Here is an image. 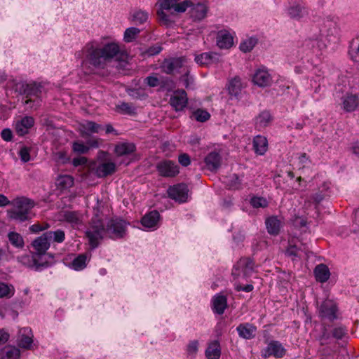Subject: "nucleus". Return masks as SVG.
I'll return each mask as SVG.
<instances>
[{
    "mask_svg": "<svg viewBox=\"0 0 359 359\" xmlns=\"http://www.w3.org/2000/svg\"><path fill=\"white\" fill-rule=\"evenodd\" d=\"M145 82L150 87H156L159 85V80L156 76H149L145 78Z\"/></svg>",
    "mask_w": 359,
    "mask_h": 359,
    "instance_id": "4d7b16f0",
    "label": "nucleus"
},
{
    "mask_svg": "<svg viewBox=\"0 0 359 359\" xmlns=\"http://www.w3.org/2000/svg\"><path fill=\"white\" fill-rule=\"evenodd\" d=\"M9 339V334L3 330H0V345L5 344Z\"/></svg>",
    "mask_w": 359,
    "mask_h": 359,
    "instance_id": "0e129e2a",
    "label": "nucleus"
},
{
    "mask_svg": "<svg viewBox=\"0 0 359 359\" xmlns=\"http://www.w3.org/2000/svg\"><path fill=\"white\" fill-rule=\"evenodd\" d=\"M306 14V11L304 6L300 4H296L289 8V15L294 19H300Z\"/></svg>",
    "mask_w": 359,
    "mask_h": 359,
    "instance_id": "58836bf2",
    "label": "nucleus"
},
{
    "mask_svg": "<svg viewBox=\"0 0 359 359\" xmlns=\"http://www.w3.org/2000/svg\"><path fill=\"white\" fill-rule=\"evenodd\" d=\"M117 109L119 112L123 114H134L135 109L129 103L122 102L121 104L117 106Z\"/></svg>",
    "mask_w": 359,
    "mask_h": 359,
    "instance_id": "49530a36",
    "label": "nucleus"
},
{
    "mask_svg": "<svg viewBox=\"0 0 359 359\" xmlns=\"http://www.w3.org/2000/svg\"><path fill=\"white\" fill-rule=\"evenodd\" d=\"M87 265V256L85 254H81L77 256L72 262V267L76 271L83 269Z\"/></svg>",
    "mask_w": 359,
    "mask_h": 359,
    "instance_id": "a19ab883",
    "label": "nucleus"
},
{
    "mask_svg": "<svg viewBox=\"0 0 359 359\" xmlns=\"http://www.w3.org/2000/svg\"><path fill=\"white\" fill-rule=\"evenodd\" d=\"M157 14L159 17V19L163 21L165 25H169L172 22V20L170 18V16L166 14V13L164 11V10H162L161 8L160 11L157 12Z\"/></svg>",
    "mask_w": 359,
    "mask_h": 359,
    "instance_id": "6e6d98bb",
    "label": "nucleus"
},
{
    "mask_svg": "<svg viewBox=\"0 0 359 359\" xmlns=\"http://www.w3.org/2000/svg\"><path fill=\"white\" fill-rule=\"evenodd\" d=\"M178 161H179V163L182 165V166H187L190 164L191 163V161H190V157L188 154H180L179 156V158H178Z\"/></svg>",
    "mask_w": 359,
    "mask_h": 359,
    "instance_id": "bf43d9fd",
    "label": "nucleus"
},
{
    "mask_svg": "<svg viewBox=\"0 0 359 359\" xmlns=\"http://www.w3.org/2000/svg\"><path fill=\"white\" fill-rule=\"evenodd\" d=\"M72 149L74 152L79 154H86L89 151V147L82 142H74L72 145Z\"/></svg>",
    "mask_w": 359,
    "mask_h": 359,
    "instance_id": "8fccbe9b",
    "label": "nucleus"
},
{
    "mask_svg": "<svg viewBox=\"0 0 359 359\" xmlns=\"http://www.w3.org/2000/svg\"><path fill=\"white\" fill-rule=\"evenodd\" d=\"M1 137L5 141H11L13 137L12 131L10 129L6 128L1 131Z\"/></svg>",
    "mask_w": 359,
    "mask_h": 359,
    "instance_id": "680f3d73",
    "label": "nucleus"
},
{
    "mask_svg": "<svg viewBox=\"0 0 359 359\" xmlns=\"http://www.w3.org/2000/svg\"><path fill=\"white\" fill-rule=\"evenodd\" d=\"M306 248L305 246L302 248L297 243L292 244L290 243V245L286 250L285 254L292 258V260H294L296 257H300L302 256V253L306 252Z\"/></svg>",
    "mask_w": 359,
    "mask_h": 359,
    "instance_id": "473e14b6",
    "label": "nucleus"
},
{
    "mask_svg": "<svg viewBox=\"0 0 359 359\" xmlns=\"http://www.w3.org/2000/svg\"><path fill=\"white\" fill-rule=\"evenodd\" d=\"M257 40L256 38L250 37L244 41H243L240 45V49L241 51L244 53L250 52L252 50L255 46L257 44Z\"/></svg>",
    "mask_w": 359,
    "mask_h": 359,
    "instance_id": "c03bdc74",
    "label": "nucleus"
},
{
    "mask_svg": "<svg viewBox=\"0 0 359 359\" xmlns=\"http://www.w3.org/2000/svg\"><path fill=\"white\" fill-rule=\"evenodd\" d=\"M46 234L50 233V235L47 236L50 240V241H53L56 243H62L64 241L65 238V234L64 231L62 230H57L55 231H49L46 232Z\"/></svg>",
    "mask_w": 359,
    "mask_h": 359,
    "instance_id": "37998d69",
    "label": "nucleus"
},
{
    "mask_svg": "<svg viewBox=\"0 0 359 359\" xmlns=\"http://www.w3.org/2000/svg\"><path fill=\"white\" fill-rule=\"evenodd\" d=\"M267 231L269 234L276 236L279 233L281 222L277 217H270L265 222Z\"/></svg>",
    "mask_w": 359,
    "mask_h": 359,
    "instance_id": "393cba45",
    "label": "nucleus"
},
{
    "mask_svg": "<svg viewBox=\"0 0 359 359\" xmlns=\"http://www.w3.org/2000/svg\"><path fill=\"white\" fill-rule=\"evenodd\" d=\"M19 155L23 162H28L30 160L29 149L23 147L20 150Z\"/></svg>",
    "mask_w": 359,
    "mask_h": 359,
    "instance_id": "5fc2aeb1",
    "label": "nucleus"
},
{
    "mask_svg": "<svg viewBox=\"0 0 359 359\" xmlns=\"http://www.w3.org/2000/svg\"><path fill=\"white\" fill-rule=\"evenodd\" d=\"M236 330L240 337L250 339L255 337L257 328L255 325L250 323H241L240 324Z\"/></svg>",
    "mask_w": 359,
    "mask_h": 359,
    "instance_id": "a211bd4d",
    "label": "nucleus"
},
{
    "mask_svg": "<svg viewBox=\"0 0 359 359\" xmlns=\"http://www.w3.org/2000/svg\"><path fill=\"white\" fill-rule=\"evenodd\" d=\"M4 359H19L20 356V350L12 346H6L1 351Z\"/></svg>",
    "mask_w": 359,
    "mask_h": 359,
    "instance_id": "72a5a7b5",
    "label": "nucleus"
},
{
    "mask_svg": "<svg viewBox=\"0 0 359 359\" xmlns=\"http://www.w3.org/2000/svg\"><path fill=\"white\" fill-rule=\"evenodd\" d=\"M235 288L237 291H245L246 292H249L253 290L254 287L251 284L246 285L245 286H242L241 284H237L236 285Z\"/></svg>",
    "mask_w": 359,
    "mask_h": 359,
    "instance_id": "e2e57ef3",
    "label": "nucleus"
},
{
    "mask_svg": "<svg viewBox=\"0 0 359 359\" xmlns=\"http://www.w3.org/2000/svg\"><path fill=\"white\" fill-rule=\"evenodd\" d=\"M64 219L70 223L73 226H77L81 224L82 217L81 215L76 211H65L63 213Z\"/></svg>",
    "mask_w": 359,
    "mask_h": 359,
    "instance_id": "2f4dec72",
    "label": "nucleus"
},
{
    "mask_svg": "<svg viewBox=\"0 0 359 359\" xmlns=\"http://www.w3.org/2000/svg\"><path fill=\"white\" fill-rule=\"evenodd\" d=\"M11 204L13 208L8 211L9 218L20 222L32 219L34 202L31 200L25 197L16 198Z\"/></svg>",
    "mask_w": 359,
    "mask_h": 359,
    "instance_id": "7ed1b4c3",
    "label": "nucleus"
},
{
    "mask_svg": "<svg viewBox=\"0 0 359 359\" xmlns=\"http://www.w3.org/2000/svg\"><path fill=\"white\" fill-rule=\"evenodd\" d=\"M24 104L27 109H36L40 105L41 100L40 98L32 99V97H26Z\"/></svg>",
    "mask_w": 359,
    "mask_h": 359,
    "instance_id": "3c124183",
    "label": "nucleus"
},
{
    "mask_svg": "<svg viewBox=\"0 0 359 359\" xmlns=\"http://www.w3.org/2000/svg\"><path fill=\"white\" fill-rule=\"evenodd\" d=\"M15 294V287L11 284L0 283V298H11Z\"/></svg>",
    "mask_w": 359,
    "mask_h": 359,
    "instance_id": "ea45409f",
    "label": "nucleus"
},
{
    "mask_svg": "<svg viewBox=\"0 0 359 359\" xmlns=\"http://www.w3.org/2000/svg\"><path fill=\"white\" fill-rule=\"evenodd\" d=\"M193 116L197 121L205 122L210 118V115L205 110L197 109L193 113Z\"/></svg>",
    "mask_w": 359,
    "mask_h": 359,
    "instance_id": "a18cd8bd",
    "label": "nucleus"
},
{
    "mask_svg": "<svg viewBox=\"0 0 359 359\" xmlns=\"http://www.w3.org/2000/svg\"><path fill=\"white\" fill-rule=\"evenodd\" d=\"M116 170V165L112 162L100 164L96 168V174L99 177H104L113 174Z\"/></svg>",
    "mask_w": 359,
    "mask_h": 359,
    "instance_id": "cd10ccee",
    "label": "nucleus"
},
{
    "mask_svg": "<svg viewBox=\"0 0 359 359\" xmlns=\"http://www.w3.org/2000/svg\"><path fill=\"white\" fill-rule=\"evenodd\" d=\"M135 145L133 143L123 142L115 147L114 151L117 156H125L133 153L135 151Z\"/></svg>",
    "mask_w": 359,
    "mask_h": 359,
    "instance_id": "7c9ffc66",
    "label": "nucleus"
},
{
    "mask_svg": "<svg viewBox=\"0 0 359 359\" xmlns=\"http://www.w3.org/2000/svg\"><path fill=\"white\" fill-rule=\"evenodd\" d=\"M140 29L136 27H130L126 29L123 36V40L126 43L134 41L137 36L140 34Z\"/></svg>",
    "mask_w": 359,
    "mask_h": 359,
    "instance_id": "79ce46f5",
    "label": "nucleus"
},
{
    "mask_svg": "<svg viewBox=\"0 0 359 359\" xmlns=\"http://www.w3.org/2000/svg\"><path fill=\"white\" fill-rule=\"evenodd\" d=\"M346 334L345 327H335L332 331V335L337 339H341Z\"/></svg>",
    "mask_w": 359,
    "mask_h": 359,
    "instance_id": "864d4df0",
    "label": "nucleus"
},
{
    "mask_svg": "<svg viewBox=\"0 0 359 359\" xmlns=\"http://www.w3.org/2000/svg\"><path fill=\"white\" fill-rule=\"evenodd\" d=\"M187 95L185 90H180L173 93L169 102L176 111H181L187 106Z\"/></svg>",
    "mask_w": 359,
    "mask_h": 359,
    "instance_id": "9b49d317",
    "label": "nucleus"
},
{
    "mask_svg": "<svg viewBox=\"0 0 359 359\" xmlns=\"http://www.w3.org/2000/svg\"><path fill=\"white\" fill-rule=\"evenodd\" d=\"M162 50V48L161 46H153L149 47L147 51L146 54L149 56H153L158 54Z\"/></svg>",
    "mask_w": 359,
    "mask_h": 359,
    "instance_id": "13d9d810",
    "label": "nucleus"
},
{
    "mask_svg": "<svg viewBox=\"0 0 359 359\" xmlns=\"http://www.w3.org/2000/svg\"><path fill=\"white\" fill-rule=\"evenodd\" d=\"M84 55L83 67L93 66L96 69H104L113 59L118 60L122 55L119 45L116 42H109L102 48L98 47L95 41L88 43L81 52L77 53L78 57Z\"/></svg>",
    "mask_w": 359,
    "mask_h": 359,
    "instance_id": "f03ea898",
    "label": "nucleus"
},
{
    "mask_svg": "<svg viewBox=\"0 0 359 359\" xmlns=\"http://www.w3.org/2000/svg\"><path fill=\"white\" fill-rule=\"evenodd\" d=\"M241 182L238 175H233L232 176V183L230 184V188L233 189H238L241 187Z\"/></svg>",
    "mask_w": 359,
    "mask_h": 359,
    "instance_id": "052dcab7",
    "label": "nucleus"
},
{
    "mask_svg": "<svg viewBox=\"0 0 359 359\" xmlns=\"http://www.w3.org/2000/svg\"><path fill=\"white\" fill-rule=\"evenodd\" d=\"M255 267V263L248 257L240 259L232 269V276L234 279L242 278L247 279L251 276Z\"/></svg>",
    "mask_w": 359,
    "mask_h": 359,
    "instance_id": "20e7f679",
    "label": "nucleus"
},
{
    "mask_svg": "<svg viewBox=\"0 0 359 359\" xmlns=\"http://www.w3.org/2000/svg\"><path fill=\"white\" fill-rule=\"evenodd\" d=\"M48 226L43 227L39 224H34L29 227V229L33 233H39L41 231L44 230Z\"/></svg>",
    "mask_w": 359,
    "mask_h": 359,
    "instance_id": "69168bd1",
    "label": "nucleus"
},
{
    "mask_svg": "<svg viewBox=\"0 0 359 359\" xmlns=\"http://www.w3.org/2000/svg\"><path fill=\"white\" fill-rule=\"evenodd\" d=\"M87 160L85 157L76 158L73 159L72 163L74 166L84 165Z\"/></svg>",
    "mask_w": 359,
    "mask_h": 359,
    "instance_id": "338daca9",
    "label": "nucleus"
},
{
    "mask_svg": "<svg viewBox=\"0 0 359 359\" xmlns=\"http://www.w3.org/2000/svg\"><path fill=\"white\" fill-rule=\"evenodd\" d=\"M34 123V118L31 116H25L15 124V130L17 133L22 136L28 133Z\"/></svg>",
    "mask_w": 359,
    "mask_h": 359,
    "instance_id": "6ab92c4d",
    "label": "nucleus"
},
{
    "mask_svg": "<svg viewBox=\"0 0 359 359\" xmlns=\"http://www.w3.org/2000/svg\"><path fill=\"white\" fill-rule=\"evenodd\" d=\"M198 349V341L197 340L191 341L187 345V353L189 355L194 356Z\"/></svg>",
    "mask_w": 359,
    "mask_h": 359,
    "instance_id": "603ef678",
    "label": "nucleus"
},
{
    "mask_svg": "<svg viewBox=\"0 0 359 359\" xmlns=\"http://www.w3.org/2000/svg\"><path fill=\"white\" fill-rule=\"evenodd\" d=\"M74 183V178L70 175H61L56 180V185L61 190L71 188Z\"/></svg>",
    "mask_w": 359,
    "mask_h": 359,
    "instance_id": "f704fd0d",
    "label": "nucleus"
},
{
    "mask_svg": "<svg viewBox=\"0 0 359 359\" xmlns=\"http://www.w3.org/2000/svg\"><path fill=\"white\" fill-rule=\"evenodd\" d=\"M285 353L286 350L280 341H271L265 348L262 350L261 355L264 358H267L270 356L281 358L285 355Z\"/></svg>",
    "mask_w": 359,
    "mask_h": 359,
    "instance_id": "39448f33",
    "label": "nucleus"
},
{
    "mask_svg": "<svg viewBox=\"0 0 359 359\" xmlns=\"http://www.w3.org/2000/svg\"><path fill=\"white\" fill-rule=\"evenodd\" d=\"M221 355V348L219 342L214 340L209 343L205 351V356L208 359H219Z\"/></svg>",
    "mask_w": 359,
    "mask_h": 359,
    "instance_id": "b1692460",
    "label": "nucleus"
},
{
    "mask_svg": "<svg viewBox=\"0 0 359 359\" xmlns=\"http://www.w3.org/2000/svg\"><path fill=\"white\" fill-rule=\"evenodd\" d=\"M221 160L222 158L219 153L212 151L205 156L204 162L208 170L215 171L220 167Z\"/></svg>",
    "mask_w": 359,
    "mask_h": 359,
    "instance_id": "dca6fc26",
    "label": "nucleus"
},
{
    "mask_svg": "<svg viewBox=\"0 0 359 359\" xmlns=\"http://www.w3.org/2000/svg\"><path fill=\"white\" fill-rule=\"evenodd\" d=\"M250 204L253 208H266L268 206V201L263 197H253L250 200Z\"/></svg>",
    "mask_w": 359,
    "mask_h": 359,
    "instance_id": "de8ad7c7",
    "label": "nucleus"
},
{
    "mask_svg": "<svg viewBox=\"0 0 359 359\" xmlns=\"http://www.w3.org/2000/svg\"><path fill=\"white\" fill-rule=\"evenodd\" d=\"M191 5L192 2L190 0H184L180 3L174 0H162L160 2V8L167 11L173 9L175 13H184Z\"/></svg>",
    "mask_w": 359,
    "mask_h": 359,
    "instance_id": "6e6552de",
    "label": "nucleus"
},
{
    "mask_svg": "<svg viewBox=\"0 0 359 359\" xmlns=\"http://www.w3.org/2000/svg\"><path fill=\"white\" fill-rule=\"evenodd\" d=\"M148 19V14L146 12L139 11L134 13L133 20L138 24H143Z\"/></svg>",
    "mask_w": 359,
    "mask_h": 359,
    "instance_id": "09e8293b",
    "label": "nucleus"
},
{
    "mask_svg": "<svg viewBox=\"0 0 359 359\" xmlns=\"http://www.w3.org/2000/svg\"><path fill=\"white\" fill-rule=\"evenodd\" d=\"M159 175L165 177H173L179 173V167L174 161L165 160L156 165Z\"/></svg>",
    "mask_w": 359,
    "mask_h": 359,
    "instance_id": "423d86ee",
    "label": "nucleus"
},
{
    "mask_svg": "<svg viewBox=\"0 0 359 359\" xmlns=\"http://www.w3.org/2000/svg\"><path fill=\"white\" fill-rule=\"evenodd\" d=\"M217 45L220 48H229L233 45V37L226 30L219 31L217 36Z\"/></svg>",
    "mask_w": 359,
    "mask_h": 359,
    "instance_id": "aec40b11",
    "label": "nucleus"
},
{
    "mask_svg": "<svg viewBox=\"0 0 359 359\" xmlns=\"http://www.w3.org/2000/svg\"><path fill=\"white\" fill-rule=\"evenodd\" d=\"M242 88L243 86L239 77H235L230 81L228 90L229 93L231 96L238 97L241 93Z\"/></svg>",
    "mask_w": 359,
    "mask_h": 359,
    "instance_id": "c9c22d12",
    "label": "nucleus"
},
{
    "mask_svg": "<svg viewBox=\"0 0 359 359\" xmlns=\"http://www.w3.org/2000/svg\"><path fill=\"white\" fill-rule=\"evenodd\" d=\"M252 81L258 86L265 87L271 84L272 79L266 70L258 69L254 74Z\"/></svg>",
    "mask_w": 359,
    "mask_h": 359,
    "instance_id": "f3484780",
    "label": "nucleus"
},
{
    "mask_svg": "<svg viewBox=\"0 0 359 359\" xmlns=\"http://www.w3.org/2000/svg\"><path fill=\"white\" fill-rule=\"evenodd\" d=\"M314 273L316 280L320 283L326 282L330 276L328 267L323 264H318L316 266Z\"/></svg>",
    "mask_w": 359,
    "mask_h": 359,
    "instance_id": "bb28decb",
    "label": "nucleus"
},
{
    "mask_svg": "<svg viewBox=\"0 0 359 359\" xmlns=\"http://www.w3.org/2000/svg\"><path fill=\"white\" fill-rule=\"evenodd\" d=\"M8 238L10 243L15 248L18 249L23 248L25 245L22 236L15 231H11L8 233Z\"/></svg>",
    "mask_w": 359,
    "mask_h": 359,
    "instance_id": "4c0bfd02",
    "label": "nucleus"
},
{
    "mask_svg": "<svg viewBox=\"0 0 359 359\" xmlns=\"http://www.w3.org/2000/svg\"><path fill=\"white\" fill-rule=\"evenodd\" d=\"M48 235H50V233L46 234L45 232L32 242V245L37 255H44L49 248L50 241L47 236Z\"/></svg>",
    "mask_w": 359,
    "mask_h": 359,
    "instance_id": "4468645a",
    "label": "nucleus"
},
{
    "mask_svg": "<svg viewBox=\"0 0 359 359\" xmlns=\"http://www.w3.org/2000/svg\"><path fill=\"white\" fill-rule=\"evenodd\" d=\"M17 87L20 93L25 95L26 97H34L35 98H39L42 88L40 84H37L34 82L19 83Z\"/></svg>",
    "mask_w": 359,
    "mask_h": 359,
    "instance_id": "1a4fd4ad",
    "label": "nucleus"
},
{
    "mask_svg": "<svg viewBox=\"0 0 359 359\" xmlns=\"http://www.w3.org/2000/svg\"><path fill=\"white\" fill-rule=\"evenodd\" d=\"M159 216V213L156 210L151 211L142 217V224L147 228L154 227L157 224Z\"/></svg>",
    "mask_w": 359,
    "mask_h": 359,
    "instance_id": "c756f323",
    "label": "nucleus"
},
{
    "mask_svg": "<svg viewBox=\"0 0 359 359\" xmlns=\"http://www.w3.org/2000/svg\"><path fill=\"white\" fill-rule=\"evenodd\" d=\"M336 311L337 307L335 304L329 299L324 301L320 307V316L331 321L337 318Z\"/></svg>",
    "mask_w": 359,
    "mask_h": 359,
    "instance_id": "f8f14e48",
    "label": "nucleus"
},
{
    "mask_svg": "<svg viewBox=\"0 0 359 359\" xmlns=\"http://www.w3.org/2000/svg\"><path fill=\"white\" fill-rule=\"evenodd\" d=\"M227 306L226 298L223 295H218L213 300V309L215 311L221 315L223 314Z\"/></svg>",
    "mask_w": 359,
    "mask_h": 359,
    "instance_id": "e433bc0d",
    "label": "nucleus"
},
{
    "mask_svg": "<svg viewBox=\"0 0 359 359\" xmlns=\"http://www.w3.org/2000/svg\"><path fill=\"white\" fill-rule=\"evenodd\" d=\"M190 7H191L190 11L191 16L195 20H201L206 16L207 8L204 4H198L194 5L192 4Z\"/></svg>",
    "mask_w": 359,
    "mask_h": 359,
    "instance_id": "c85d7f7f",
    "label": "nucleus"
},
{
    "mask_svg": "<svg viewBox=\"0 0 359 359\" xmlns=\"http://www.w3.org/2000/svg\"><path fill=\"white\" fill-rule=\"evenodd\" d=\"M11 203L6 196L3 194H0V207H4Z\"/></svg>",
    "mask_w": 359,
    "mask_h": 359,
    "instance_id": "774afa93",
    "label": "nucleus"
},
{
    "mask_svg": "<svg viewBox=\"0 0 359 359\" xmlns=\"http://www.w3.org/2000/svg\"><path fill=\"white\" fill-rule=\"evenodd\" d=\"M33 334L29 327H24L20 330L18 338V345L25 349H29L33 343Z\"/></svg>",
    "mask_w": 359,
    "mask_h": 359,
    "instance_id": "ddd939ff",
    "label": "nucleus"
},
{
    "mask_svg": "<svg viewBox=\"0 0 359 359\" xmlns=\"http://www.w3.org/2000/svg\"><path fill=\"white\" fill-rule=\"evenodd\" d=\"M185 62L186 59L182 57L166 59L163 61L161 68L163 72L168 74H170L174 72H177L180 68L183 67Z\"/></svg>",
    "mask_w": 359,
    "mask_h": 359,
    "instance_id": "9d476101",
    "label": "nucleus"
},
{
    "mask_svg": "<svg viewBox=\"0 0 359 359\" xmlns=\"http://www.w3.org/2000/svg\"><path fill=\"white\" fill-rule=\"evenodd\" d=\"M268 142L265 137L257 135L253 140V148L256 154L263 155L267 151Z\"/></svg>",
    "mask_w": 359,
    "mask_h": 359,
    "instance_id": "a878e982",
    "label": "nucleus"
},
{
    "mask_svg": "<svg viewBox=\"0 0 359 359\" xmlns=\"http://www.w3.org/2000/svg\"><path fill=\"white\" fill-rule=\"evenodd\" d=\"M359 105V99L355 95H348L343 98L342 108L346 112L353 111Z\"/></svg>",
    "mask_w": 359,
    "mask_h": 359,
    "instance_id": "4be33fe9",
    "label": "nucleus"
},
{
    "mask_svg": "<svg viewBox=\"0 0 359 359\" xmlns=\"http://www.w3.org/2000/svg\"><path fill=\"white\" fill-rule=\"evenodd\" d=\"M189 189L185 184H177L172 187H170L168 189L169 197L180 203L187 201L188 198Z\"/></svg>",
    "mask_w": 359,
    "mask_h": 359,
    "instance_id": "0eeeda50",
    "label": "nucleus"
},
{
    "mask_svg": "<svg viewBox=\"0 0 359 359\" xmlns=\"http://www.w3.org/2000/svg\"><path fill=\"white\" fill-rule=\"evenodd\" d=\"M272 119V116L269 111H263L256 116L255 126L259 130L264 128L270 124Z\"/></svg>",
    "mask_w": 359,
    "mask_h": 359,
    "instance_id": "5701e85b",
    "label": "nucleus"
},
{
    "mask_svg": "<svg viewBox=\"0 0 359 359\" xmlns=\"http://www.w3.org/2000/svg\"><path fill=\"white\" fill-rule=\"evenodd\" d=\"M219 60V55L215 53H203L195 57V61L201 65H209Z\"/></svg>",
    "mask_w": 359,
    "mask_h": 359,
    "instance_id": "412c9836",
    "label": "nucleus"
},
{
    "mask_svg": "<svg viewBox=\"0 0 359 359\" xmlns=\"http://www.w3.org/2000/svg\"><path fill=\"white\" fill-rule=\"evenodd\" d=\"M103 128L93 121H86L80 124V132L83 137H89L93 133H98Z\"/></svg>",
    "mask_w": 359,
    "mask_h": 359,
    "instance_id": "2eb2a0df",
    "label": "nucleus"
},
{
    "mask_svg": "<svg viewBox=\"0 0 359 359\" xmlns=\"http://www.w3.org/2000/svg\"><path fill=\"white\" fill-rule=\"evenodd\" d=\"M104 215L99 208H94L93 217L86 231L89 244L93 248L98 246L100 241L104 235L112 239H119L125 236L128 223L120 218H112L104 222Z\"/></svg>",
    "mask_w": 359,
    "mask_h": 359,
    "instance_id": "f257e3e1",
    "label": "nucleus"
}]
</instances>
